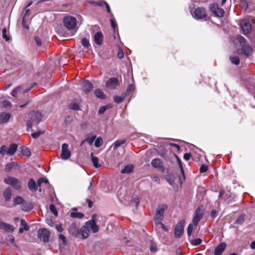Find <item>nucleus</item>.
<instances>
[{
    "label": "nucleus",
    "mask_w": 255,
    "mask_h": 255,
    "mask_svg": "<svg viewBox=\"0 0 255 255\" xmlns=\"http://www.w3.org/2000/svg\"><path fill=\"white\" fill-rule=\"evenodd\" d=\"M203 216V212L199 207H198L195 213V215L192 220V223L194 226H196Z\"/></svg>",
    "instance_id": "nucleus-16"
},
{
    "label": "nucleus",
    "mask_w": 255,
    "mask_h": 255,
    "mask_svg": "<svg viewBox=\"0 0 255 255\" xmlns=\"http://www.w3.org/2000/svg\"><path fill=\"white\" fill-rule=\"evenodd\" d=\"M227 247V244L222 242L218 245L215 249L214 255H221L224 252Z\"/></svg>",
    "instance_id": "nucleus-18"
},
{
    "label": "nucleus",
    "mask_w": 255,
    "mask_h": 255,
    "mask_svg": "<svg viewBox=\"0 0 255 255\" xmlns=\"http://www.w3.org/2000/svg\"><path fill=\"white\" fill-rule=\"evenodd\" d=\"M27 91H26V92ZM25 93V91H22L21 87L17 86L14 88L11 92V95L14 97H18L20 94H23Z\"/></svg>",
    "instance_id": "nucleus-23"
},
{
    "label": "nucleus",
    "mask_w": 255,
    "mask_h": 255,
    "mask_svg": "<svg viewBox=\"0 0 255 255\" xmlns=\"http://www.w3.org/2000/svg\"><path fill=\"white\" fill-rule=\"evenodd\" d=\"M17 148V145L15 143H13L10 145L8 147V151L7 152V155L11 156L13 155L16 152Z\"/></svg>",
    "instance_id": "nucleus-27"
},
{
    "label": "nucleus",
    "mask_w": 255,
    "mask_h": 255,
    "mask_svg": "<svg viewBox=\"0 0 255 255\" xmlns=\"http://www.w3.org/2000/svg\"><path fill=\"white\" fill-rule=\"evenodd\" d=\"M21 152L22 154L25 156L29 157L31 155L30 150L26 147H22Z\"/></svg>",
    "instance_id": "nucleus-34"
},
{
    "label": "nucleus",
    "mask_w": 255,
    "mask_h": 255,
    "mask_svg": "<svg viewBox=\"0 0 255 255\" xmlns=\"http://www.w3.org/2000/svg\"><path fill=\"white\" fill-rule=\"evenodd\" d=\"M202 240L200 238H197L191 241V244L194 246L200 245L202 243Z\"/></svg>",
    "instance_id": "nucleus-46"
},
{
    "label": "nucleus",
    "mask_w": 255,
    "mask_h": 255,
    "mask_svg": "<svg viewBox=\"0 0 255 255\" xmlns=\"http://www.w3.org/2000/svg\"><path fill=\"white\" fill-rule=\"evenodd\" d=\"M92 3H93L95 5H99V6H100L102 7L105 6L106 5V4H107V3L105 1H98L97 2H92Z\"/></svg>",
    "instance_id": "nucleus-51"
},
{
    "label": "nucleus",
    "mask_w": 255,
    "mask_h": 255,
    "mask_svg": "<svg viewBox=\"0 0 255 255\" xmlns=\"http://www.w3.org/2000/svg\"><path fill=\"white\" fill-rule=\"evenodd\" d=\"M230 59L231 62L234 64L238 65L240 63V59L238 56H231L230 57Z\"/></svg>",
    "instance_id": "nucleus-37"
},
{
    "label": "nucleus",
    "mask_w": 255,
    "mask_h": 255,
    "mask_svg": "<svg viewBox=\"0 0 255 255\" xmlns=\"http://www.w3.org/2000/svg\"><path fill=\"white\" fill-rule=\"evenodd\" d=\"M177 160L179 168L180 169L181 173L182 174V175L179 177V179L180 183L182 184V183L185 180V176L181 160L178 157Z\"/></svg>",
    "instance_id": "nucleus-24"
},
{
    "label": "nucleus",
    "mask_w": 255,
    "mask_h": 255,
    "mask_svg": "<svg viewBox=\"0 0 255 255\" xmlns=\"http://www.w3.org/2000/svg\"><path fill=\"white\" fill-rule=\"evenodd\" d=\"M150 251L152 253H156L157 251V248L155 244L153 243H151Z\"/></svg>",
    "instance_id": "nucleus-47"
},
{
    "label": "nucleus",
    "mask_w": 255,
    "mask_h": 255,
    "mask_svg": "<svg viewBox=\"0 0 255 255\" xmlns=\"http://www.w3.org/2000/svg\"><path fill=\"white\" fill-rule=\"evenodd\" d=\"M3 196L6 201H8L11 197V190L9 188H7L3 192Z\"/></svg>",
    "instance_id": "nucleus-32"
},
{
    "label": "nucleus",
    "mask_w": 255,
    "mask_h": 255,
    "mask_svg": "<svg viewBox=\"0 0 255 255\" xmlns=\"http://www.w3.org/2000/svg\"><path fill=\"white\" fill-rule=\"evenodd\" d=\"M68 231L71 235L78 238L79 230L78 231L77 229L76 224H71L69 227Z\"/></svg>",
    "instance_id": "nucleus-21"
},
{
    "label": "nucleus",
    "mask_w": 255,
    "mask_h": 255,
    "mask_svg": "<svg viewBox=\"0 0 255 255\" xmlns=\"http://www.w3.org/2000/svg\"><path fill=\"white\" fill-rule=\"evenodd\" d=\"M32 1H30L29 2V3L27 4V7L25 9V13H24V15L23 16V17H25V19L26 18V16L28 15L29 12V10L28 9H27V7L29 6L32 4Z\"/></svg>",
    "instance_id": "nucleus-58"
},
{
    "label": "nucleus",
    "mask_w": 255,
    "mask_h": 255,
    "mask_svg": "<svg viewBox=\"0 0 255 255\" xmlns=\"http://www.w3.org/2000/svg\"><path fill=\"white\" fill-rule=\"evenodd\" d=\"M41 132H34V133H32L31 134V136L33 138H38L40 135L41 134Z\"/></svg>",
    "instance_id": "nucleus-62"
},
{
    "label": "nucleus",
    "mask_w": 255,
    "mask_h": 255,
    "mask_svg": "<svg viewBox=\"0 0 255 255\" xmlns=\"http://www.w3.org/2000/svg\"><path fill=\"white\" fill-rule=\"evenodd\" d=\"M10 117V115L8 113H0V124L6 123L8 121Z\"/></svg>",
    "instance_id": "nucleus-25"
},
{
    "label": "nucleus",
    "mask_w": 255,
    "mask_h": 255,
    "mask_svg": "<svg viewBox=\"0 0 255 255\" xmlns=\"http://www.w3.org/2000/svg\"><path fill=\"white\" fill-rule=\"evenodd\" d=\"M33 207L30 203H23L21 205V208L24 211H29L32 209Z\"/></svg>",
    "instance_id": "nucleus-30"
},
{
    "label": "nucleus",
    "mask_w": 255,
    "mask_h": 255,
    "mask_svg": "<svg viewBox=\"0 0 255 255\" xmlns=\"http://www.w3.org/2000/svg\"><path fill=\"white\" fill-rule=\"evenodd\" d=\"M245 221V216L244 215H240L238 218L236 220L234 224L238 225H242Z\"/></svg>",
    "instance_id": "nucleus-39"
},
{
    "label": "nucleus",
    "mask_w": 255,
    "mask_h": 255,
    "mask_svg": "<svg viewBox=\"0 0 255 255\" xmlns=\"http://www.w3.org/2000/svg\"><path fill=\"white\" fill-rule=\"evenodd\" d=\"M15 164L14 162H11L8 163L6 165L5 167V171L6 172H9L10 171L11 169L14 168L15 166Z\"/></svg>",
    "instance_id": "nucleus-36"
},
{
    "label": "nucleus",
    "mask_w": 255,
    "mask_h": 255,
    "mask_svg": "<svg viewBox=\"0 0 255 255\" xmlns=\"http://www.w3.org/2000/svg\"><path fill=\"white\" fill-rule=\"evenodd\" d=\"M8 151V147L6 145H2L0 148V154L2 155H7Z\"/></svg>",
    "instance_id": "nucleus-40"
},
{
    "label": "nucleus",
    "mask_w": 255,
    "mask_h": 255,
    "mask_svg": "<svg viewBox=\"0 0 255 255\" xmlns=\"http://www.w3.org/2000/svg\"><path fill=\"white\" fill-rule=\"evenodd\" d=\"M64 26L68 29H73L77 25L76 18L72 16H66L63 18Z\"/></svg>",
    "instance_id": "nucleus-3"
},
{
    "label": "nucleus",
    "mask_w": 255,
    "mask_h": 255,
    "mask_svg": "<svg viewBox=\"0 0 255 255\" xmlns=\"http://www.w3.org/2000/svg\"><path fill=\"white\" fill-rule=\"evenodd\" d=\"M240 25L244 34H248L251 31L252 26L251 22L248 20H242L240 22Z\"/></svg>",
    "instance_id": "nucleus-7"
},
{
    "label": "nucleus",
    "mask_w": 255,
    "mask_h": 255,
    "mask_svg": "<svg viewBox=\"0 0 255 255\" xmlns=\"http://www.w3.org/2000/svg\"><path fill=\"white\" fill-rule=\"evenodd\" d=\"M185 224V221L183 220H181L177 224L174 230V236L175 237L179 238L182 236Z\"/></svg>",
    "instance_id": "nucleus-6"
},
{
    "label": "nucleus",
    "mask_w": 255,
    "mask_h": 255,
    "mask_svg": "<svg viewBox=\"0 0 255 255\" xmlns=\"http://www.w3.org/2000/svg\"><path fill=\"white\" fill-rule=\"evenodd\" d=\"M96 216V214H93L92 216V219L87 221L85 224L89 230H91L93 233H97L99 229V226L97 225L95 222V218Z\"/></svg>",
    "instance_id": "nucleus-4"
},
{
    "label": "nucleus",
    "mask_w": 255,
    "mask_h": 255,
    "mask_svg": "<svg viewBox=\"0 0 255 255\" xmlns=\"http://www.w3.org/2000/svg\"><path fill=\"white\" fill-rule=\"evenodd\" d=\"M45 183L46 184L48 183H49L48 180L47 178H43V177L40 178L38 179L37 184H38V186L40 187L39 191H41L40 186H41L42 183Z\"/></svg>",
    "instance_id": "nucleus-35"
},
{
    "label": "nucleus",
    "mask_w": 255,
    "mask_h": 255,
    "mask_svg": "<svg viewBox=\"0 0 255 255\" xmlns=\"http://www.w3.org/2000/svg\"><path fill=\"white\" fill-rule=\"evenodd\" d=\"M208 169V166L205 164H203L200 168V172L201 173H204L207 171Z\"/></svg>",
    "instance_id": "nucleus-54"
},
{
    "label": "nucleus",
    "mask_w": 255,
    "mask_h": 255,
    "mask_svg": "<svg viewBox=\"0 0 255 255\" xmlns=\"http://www.w3.org/2000/svg\"><path fill=\"white\" fill-rule=\"evenodd\" d=\"M111 24L112 28L114 29L115 31L116 30V28H117V23L114 18H112L111 19Z\"/></svg>",
    "instance_id": "nucleus-52"
},
{
    "label": "nucleus",
    "mask_w": 255,
    "mask_h": 255,
    "mask_svg": "<svg viewBox=\"0 0 255 255\" xmlns=\"http://www.w3.org/2000/svg\"><path fill=\"white\" fill-rule=\"evenodd\" d=\"M193 17L196 19H202L206 17V11L204 8L199 7L196 8L192 14Z\"/></svg>",
    "instance_id": "nucleus-13"
},
{
    "label": "nucleus",
    "mask_w": 255,
    "mask_h": 255,
    "mask_svg": "<svg viewBox=\"0 0 255 255\" xmlns=\"http://www.w3.org/2000/svg\"><path fill=\"white\" fill-rule=\"evenodd\" d=\"M38 236L44 242H47L49 241L50 232L46 229H39L38 231Z\"/></svg>",
    "instance_id": "nucleus-9"
},
{
    "label": "nucleus",
    "mask_w": 255,
    "mask_h": 255,
    "mask_svg": "<svg viewBox=\"0 0 255 255\" xmlns=\"http://www.w3.org/2000/svg\"><path fill=\"white\" fill-rule=\"evenodd\" d=\"M30 120L26 123L27 128L30 129L32 128L33 124H37L42 118V114L38 111H33L30 115Z\"/></svg>",
    "instance_id": "nucleus-1"
},
{
    "label": "nucleus",
    "mask_w": 255,
    "mask_h": 255,
    "mask_svg": "<svg viewBox=\"0 0 255 255\" xmlns=\"http://www.w3.org/2000/svg\"><path fill=\"white\" fill-rule=\"evenodd\" d=\"M151 164L153 168L158 169L162 173L164 172L165 169L163 165V163L160 159L156 158L152 159L151 162Z\"/></svg>",
    "instance_id": "nucleus-10"
},
{
    "label": "nucleus",
    "mask_w": 255,
    "mask_h": 255,
    "mask_svg": "<svg viewBox=\"0 0 255 255\" xmlns=\"http://www.w3.org/2000/svg\"><path fill=\"white\" fill-rule=\"evenodd\" d=\"M68 147V145L66 143H64L62 145L61 157L64 160L68 159L71 156Z\"/></svg>",
    "instance_id": "nucleus-12"
},
{
    "label": "nucleus",
    "mask_w": 255,
    "mask_h": 255,
    "mask_svg": "<svg viewBox=\"0 0 255 255\" xmlns=\"http://www.w3.org/2000/svg\"><path fill=\"white\" fill-rule=\"evenodd\" d=\"M28 186L29 189L32 192H36L38 189V187H39L37 183H36L33 179H30L28 181Z\"/></svg>",
    "instance_id": "nucleus-20"
},
{
    "label": "nucleus",
    "mask_w": 255,
    "mask_h": 255,
    "mask_svg": "<svg viewBox=\"0 0 255 255\" xmlns=\"http://www.w3.org/2000/svg\"><path fill=\"white\" fill-rule=\"evenodd\" d=\"M93 89V84L88 80H85L82 83V90L85 93H88Z\"/></svg>",
    "instance_id": "nucleus-17"
},
{
    "label": "nucleus",
    "mask_w": 255,
    "mask_h": 255,
    "mask_svg": "<svg viewBox=\"0 0 255 255\" xmlns=\"http://www.w3.org/2000/svg\"><path fill=\"white\" fill-rule=\"evenodd\" d=\"M119 82L115 77L110 78L106 83V87L110 89H115L119 85Z\"/></svg>",
    "instance_id": "nucleus-14"
},
{
    "label": "nucleus",
    "mask_w": 255,
    "mask_h": 255,
    "mask_svg": "<svg viewBox=\"0 0 255 255\" xmlns=\"http://www.w3.org/2000/svg\"><path fill=\"white\" fill-rule=\"evenodd\" d=\"M50 211L56 216L57 217L58 215V211L55 206L53 204H51L49 207Z\"/></svg>",
    "instance_id": "nucleus-43"
},
{
    "label": "nucleus",
    "mask_w": 255,
    "mask_h": 255,
    "mask_svg": "<svg viewBox=\"0 0 255 255\" xmlns=\"http://www.w3.org/2000/svg\"><path fill=\"white\" fill-rule=\"evenodd\" d=\"M35 41L37 44V46H40L42 45V42L40 38H39L38 37L36 36L34 38Z\"/></svg>",
    "instance_id": "nucleus-57"
},
{
    "label": "nucleus",
    "mask_w": 255,
    "mask_h": 255,
    "mask_svg": "<svg viewBox=\"0 0 255 255\" xmlns=\"http://www.w3.org/2000/svg\"><path fill=\"white\" fill-rule=\"evenodd\" d=\"M20 225L21 227H23V229L25 231H28L29 229L28 226L27 225L26 222L24 219H21L20 220Z\"/></svg>",
    "instance_id": "nucleus-44"
},
{
    "label": "nucleus",
    "mask_w": 255,
    "mask_h": 255,
    "mask_svg": "<svg viewBox=\"0 0 255 255\" xmlns=\"http://www.w3.org/2000/svg\"><path fill=\"white\" fill-rule=\"evenodd\" d=\"M191 157V154L190 153H185L184 154V159L186 160H189Z\"/></svg>",
    "instance_id": "nucleus-61"
},
{
    "label": "nucleus",
    "mask_w": 255,
    "mask_h": 255,
    "mask_svg": "<svg viewBox=\"0 0 255 255\" xmlns=\"http://www.w3.org/2000/svg\"><path fill=\"white\" fill-rule=\"evenodd\" d=\"M56 229L57 231L59 232H62L63 231V229L60 224L56 225L55 226Z\"/></svg>",
    "instance_id": "nucleus-64"
},
{
    "label": "nucleus",
    "mask_w": 255,
    "mask_h": 255,
    "mask_svg": "<svg viewBox=\"0 0 255 255\" xmlns=\"http://www.w3.org/2000/svg\"><path fill=\"white\" fill-rule=\"evenodd\" d=\"M133 169V166L131 164L126 165L125 168L122 170V173L129 174L132 172Z\"/></svg>",
    "instance_id": "nucleus-28"
},
{
    "label": "nucleus",
    "mask_w": 255,
    "mask_h": 255,
    "mask_svg": "<svg viewBox=\"0 0 255 255\" xmlns=\"http://www.w3.org/2000/svg\"><path fill=\"white\" fill-rule=\"evenodd\" d=\"M96 138V135H93L91 137L86 138L85 140H83L81 143V146L85 142H88L90 145L93 144V142Z\"/></svg>",
    "instance_id": "nucleus-31"
},
{
    "label": "nucleus",
    "mask_w": 255,
    "mask_h": 255,
    "mask_svg": "<svg viewBox=\"0 0 255 255\" xmlns=\"http://www.w3.org/2000/svg\"><path fill=\"white\" fill-rule=\"evenodd\" d=\"M24 200L21 197H16L13 199V204L14 205L22 204L24 202Z\"/></svg>",
    "instance_id": "nucleus-38"
},
{
    "label": "nucleus",
    "mask_w": 255,
    "mask_h": 255,
    "mask_svg": "<svg viewBox=\"0 0 255 255\" xmlns=\"http://www.w3.org/2000/svg\"><path fill=\"white\" fill-rule=\"evenodd\" d=\"M118 57L120 59H122L124 57V52L122 49H120L118 53Z\"/></svg>",
    "instance_id": "nucleus-59"
},
{
    "label": "nucleus",
    "mask_w": 255,
    "mask_h": 255,
    "mask_svg": "<svg viewBox=\"0 0 255 255\" xmlns=\"http://www.w3.org/2000/svg\"><path fill=\"white\" fill-rule=\"evenodd\" d=\"M107 106H103L102 107H101L98 111V113L100 115H102L103 114H104L105 113V112L106 111V110H107Z\"/></svg>",
    "instance_id": "nucleus-56"
},
{
    "label": "nucleus",
    "mask_w": 255,
    "mask_h": 255,
    "mask_svg": "<svg viewBox=\"0 0 255 255\" xmlns=\"http://www.w3.org/2000/svg\"><path fill=\"white\" fill-rule=\"evenodd\" d=\"M4 182L8 185L12 186L16 189L21 188V183L20 181L13 177L8 176L4 179Z\"/></svg>",
    "instance_id": "nucleus-5"
},
{
    "label": "nucleus",
    "mask_w": 255,
    "mask_h": 255,
    "mask_svg": "<svg viewBox=\"0 0 255 255\" xmlns=\"http://www.w3.org/2000/svg\"><path fill=\"white\" fill-rule=\"evenodd\" d=\"M70 107L72 109L78 110L79 109V106L78 104L75 103L71 104L70 105Z\"/></svg>",
    "instance_id": "nucleus-60"
},
{
    "label": "nucleus",
    "mask_w": 255,
    "mask_h": 255,
    "mask_svg": "<svg viewBox=\"0 0 255 255\" xmlns=\"http://www.w3.org/2000/svg\"><path fill=\"white\" fill-rule=\"evenodd\" d=\"M0 229L10 233L13 232L14 230L13 226L1 221H0Z\"/></svg>",
    "instance_id": "nucleus-19"
},
{
    "label": "nucleus",
    "mask_w": 255,
    "mask_h": 255,
    "mask_svg": "<svg viewBox=\"0 0 255 255\" xmlns=\"http://www.w3.org/2000/svg\"><path fill=\"white\" fill-rule=\"evenodd\" d=\"M91 160L93 163L94 166L96 168H99L101 166V164L99 163V159L98 157L94 156L93 153H91Z\"/></svg>",
    "instance_id": "nucleus-29"
},
{
    "label": "nucleus",
    "mask_w": 255,
    "mask_h": 255,
    "mask_svg": "<svg viewBox=\"0 0 255 255\" xmlns=\"http://www.w3.org/2000/svg\"><path fill=\"white\" fill-rule=\"evenodd\" d=\"M103 139L102 137H98V138H96L95 141V146L97 147H99L102 145Z\"/></svg>",
    "instance_id": "nucleus-42"
},
{
    "label": "nucleus",
    "mask_w": 255,
    "mask_h": 255,
    "mask_svg": "<svg viewBox=\"0 0 255 255\" xmlns=\"http://www.w3.org/2000/svg\"><path fill=\"white\" fill-rule=\"evenodd\" d=\"M90 230L88 227L85 224L83 226L80 230H79L78 238H81L82 239L87 238L89 236Z\"/></svg>",
    "instance_id": "nucleus-15"
},
{
    "label": "nucleus",
    "mask_w": 255,
    "mask_h": 255,
    "mask_svg": "<svg viewBox=\"0 0 255 255\" xmlns=\"http://www.w3.org/2000/svg\"><path fill=\"white\" fill-rule=\"evenodd\" d=\"M94 39L97 45H101L103 43V35L101 32H98L94 35Z\"/></svg>",
    "instance_id": "nucleus-22"
},
{
    "label": "nucleus",
    "mask_w": 255,
    "mask_h": 255,
    "mask_svg": "<svg viewBox=\"0 0 255 255\" xmlns=\"http://www.w3.org/2000/svg\"><path fill=\"white\" fill-rule=\"evenodd\" d=\"M46 223L50 227H53L54 226V223L53 220L50 218L46 219Z\"/></svg>",
    "instance_id": "nucleus-55"
},
{
    "label": "nucleus",
    "mask_w": 255,
    "mask_h": 255,
    "mask_svg": "<svg viewBox=\"0 0 255 255\" xmlns=\"http://www.w3.org/2000/svg\"><path fill=\"white\" fill-rule=\"evenodd\" d=\"M167 209V206L166 204H160L157 206L154 218L155 223H161L163 219L164 212Z\"/></svg>",
    "instance_id": "nucleus-2"
},
{
    "label": "nucleus",
    "mask_w": 255,
    "mask_h": 255,
    "mask_svg": "<svg viewBox=\"0 0 255 255\" xmlns=\"http://www.w3.org/2000/svg\"><path fill=\"white\" fill-rule=\"evenodd\" d=\"M134 90V87L133 85H129L128 86L127 88V92H131L133 91Z\"/></svg>",
    "instance_id": "nucleus-63"
},
{
    "label": "nucleus",
    "mask_w": 255,
    "mask_h": 255,
    "mask_svg": "<svg viewBox=\"0 0 255 255\" xmlns=\"http://www.w3.org/2000/svg\"><path fill=\"white\" fill-rule=\"evenodd\" d=\"M126 142L125 139L119 140L116 141L114 143V148L117 149L120 147L122 144H124Z\"/></svg>",
    "instance_id": "nucleus-41"
},
{
    "label": "nucleus",
    "mask_w": 255,
    "mask_h": 255,
    "mask_svg": "<svg viewBox=\"0 0 255 255\" xmlns=\"http://www.w3.org/2000/svg\"><path fill=\"white\" fill-rule=\"evenodd\" d=\"M81 42H82V44L83 45V46L84 47H85V48L89 47V46L90 45V43H89V41L86 38H83L81 40Z\"/></svg>",
    "instance_id": "nucleus-49"
},
{
    "label": "nucleus",
    "mask_w": 255,
    "mask_h": 255,
    "mask_svg": "<svg viewBox=\"0 0 255 255\" xmlns=\"http://www.w3.org/2000/svg\"><path fill=\"white\" fill-rule=\"evenodd\" d=\"M236 39L238 40V41H239L241 44H246V40L242 36L238 35L236 37Z\"/></svg>",
    "instance_id": "nucleus-45"
},
{
    "label": "nucleus",
    "mask_w": 255,
    "mask_h": 255,
    "mask_svg": "<svg viewBox=\"0 0 255 255\" xmlns=\"http://www.w3.org/2000/svg\"><path fill=\"white\" fill-rule=\"evenodd\" d=\"M193 225L192 224H190L188 227H187V235L189 236H190L192 234V231H193Z\"/></svg>",
    "instance_id": "nucleus-50"
},
{
    "label": "nucleus",
    "mask_w": 255,
    "mask_h": 255,
    "mask_svg": "<svg viewBox=\"0 0 255 255\" xmlns=\"http://www.w3.org/2000/svg\"><path fill=\"white\" fill-rule=\"evenodd\" d=\"M211 11L218 17H223L224 13L223 9L219 7L218 4L217 3H213L210 6Z\"/></svg>",
    "instance_id": "nucleus-8"
},
{
    "label": "nucleus",
    "mask_w": 255,
    "mask_h": 255,
    "mask_svg": "<svg viewBox=\"0 0 255 255\" xmlns=\"http://www.w3.org/2000/svg\"><path fill=\"white\" fill-rule=\"evenodd\" d=\"M95 94L96 97L101 99H104L106 98V95L104 94L103 92L100 89L95 90Z\"/></svg>",
    "instance_id": "nucleus-33"
},
{
    "label": "nucleus",
    "mask_w": 255,
    "mask_h": 255,
    "mask_svg": "<svg viewBox=\"0 0 255 255\" xmlns=\"http://www.w3.org/2000/svg\"><path fill=\"white\" fill-rule=\"evenodd\" d=\"M72 210L73 211L71 213L70 216L72 218H78L81 219L84 216V214L82 213L81 212H77V209L76 208H73L72 209Z\"/></svg>",
    "instance_id": "nucleus-26"
},
{
    "label": "nucleus",
    "mask_w": 255,
    "mask_h": 255,
    "mask_svg": "<svg viewBox=\"0 0 255 255\" xmlns=\"http://www.w3.org/2000/svg\"><path fill=\"white\" fill-rule=\"evenodd\" d=\"M124 100V98L121 96H116L114 97V101L116 103H121Z\"/></svg>",
    "instance_id": "nucleus-48"
},
{
    "label": "nucleus",
    "mask_w": 255,
    "mask_h": 255,
    "mask_svg": "<svg viewBox=\"0 0 255 255\" xmlns=\"http://www.w3.org/2000/svg\"><path fill=\"white\" fill-rule=\"evenodd\" d=\"M2 37L6 41H8L9 38V37L6 35V30L5 28H3L2 30Z\"/></svg>",
    "instance_id": "nucleus-53"
},
{
    "label": "nucleus",
    "mask_w": 255,
    "mask_h": 255,
    "mask_svg": "<svg viewBox=\"0 0 255 255\" xmlns=\"http://www.w3.org/2000/svg\"><path fill=\"white\" fill-rule=\"evenodd\" d=\"M239 53H241L247 56H249L252 54L253 49L248 44H244L240 50H238Z\"/></svg>",
    "instance_id": "nucleus-11"
}]
</instances>
